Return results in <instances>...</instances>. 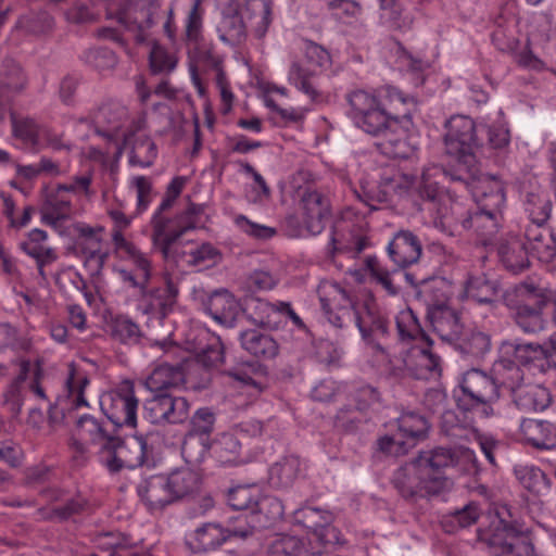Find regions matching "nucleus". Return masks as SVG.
Here are the masks:
<instances>
[{
    "mask_svg": "<svg viewBox=\"0 0 556 556\" xmlns=\"http://www.w3.org/2000/svg\"><path fill=\"white\" fill-rule=\"evenodd\" d=\"M114 247L117 252H123L125 257L132 262L137 270L144 276V280H151L152 264L146 253L141 252L132 242L118 233L114 236Z\"/></svg>",
    "mask_w": 556,
    "mask_h": 556,
    "instance_id": "obj_55",
    "label": "nucleus"
},
{
    "mask_svg": "<svg viewBox=\"0 0 556 556\" xmlns=\"http://www.w3.org/2000/svg\"><path fill=\"white\" fill-rule=\"evenodd\" d=\"M81 60L99 72L113 70L118 63L115 52L105 47L92 48L85 51L81 54Z\"/></svg>",
    "mask_w": 556,
    "mask_h": 556,
    "instance_id": "obj_64",
    "label": "nucleus"
},
{
    "mask_svg": "<svg viewBox=\"0 0 556 556\" xmlns=\"http://www.w3.org/2000/svg\"><path fill=\"white\" fill-rule=\"evenodd\" d=\"M240 346L251 356L260 361H271L280 351L278 341L260 329H245L239 332Z\"/></svg>",
    "mask_w": 556,
    "mask_h": 556,
    "instance_id": "obj_27",
    "label": "nucleus"
},
{
    "mask_svg": "<svg viewBox=\"0 0 556 556\" xmlns=\"http://www.w3.org/2000/svg\"><path fill=\"white\" fill-rule=\"evenodd\" d=\"M501 355L509 356L522 366L533 365L544 368L546 358L545 346L539 343H523L516 341H503L498 348Z\"/></svg>",
    "mask_w": 556,
    "mask_h": 556,
    "instance_id": "obj_36",
    "label": "nucleus"
},
{
    "mask_svg": "<svg viewBox=\"0 0 556 556\" xmlns=\"http://www.w3.org/2000/svg\"><path fill=\"white\" fill-rule=\"evenodd\" d=\"M127 116V110L117 102L103 103L93 114L96 132L108 139L117 136Z\"/></svg>",
    "mask_w": 556,
    "mask_h": 556,
    "instance_id": "obj_35",
    "label": "nucleus"
},
{
    "mask_svg": "<svg viewBox=\"0 0 556 556\" xmlns=\"http://www.w3.org/2000/svg\"><path fill=\"white\" fill-rule=\"evenodd\" d=\"M303 472V462L295 454L280 457L268 469V483L277 490L291 488Z\"/></svg>",
    "mask_w": 556,
    "mask_h": 556,
    "instance_id": "obj_33",
    "label": "nucleus"
},
{
    "mask_svg": "<svg viewBox=\"0 0 556 556\" xmlns=\"http://www.w3.org/2000/svg\"><path fill=\"white\" fill-rule=\"evenodd\" d=\"M451 181L467 189L477 205H486L492 208L505 205L504 182L494 175L482 173L477 162L465 167H454Z\"/></svg>",
    "mask_w": 556,
    "mask_h": 556,
    "instance_id": "obj_9",
    "label": "nucleus"
},
{
    "mask_svg": "<svg viewBox=\"0 0 556 556\" xmlns=\"http://www.w3.org/2000/svg\"><path fill=\"white\" fill-rule=\"evenodd\" d=\"M301 202L307 231L313 236L319 235L331 217L329 199L317 190H306Z\"/></svg>",
    "mask_w": 556,
    "mask_h": 556,
    "instance_id": "obj_24",
    "label": "nucleus"
},
{
    "mask_svg": "<svg viewBox=\"0 0 556 556\" xmlns=\"http://www.w3.org/2000/svg\"><path fill=\"white\" fill-rule=\"evenodd\" d=\"M200 308L216 323L231 328L240 314L241 306L226 289L215 290L199 296Z\"/></svg>",
    "mask_w": 556,
    "mask_h": 556,
    "instance_id": "obj_19",
    "label": "nucleus"
},
{
    "mask_svg": "<svg viewBox=\"0 0 556 556\" xmlns=\"http://www.w3.org/2000/svg\"><path fill=\"white\" fill-rule=\"evenodd\" d=\"M76 429L81 440L99 447V462L109 471H116L123 465L129 464L123 455L125 450L122 438L110 433L102 420L86 414L78 418Z\"/></svg>",
    "mask_w": 556,
    "mask_h": 556,
    "instance_id": "obj_8",
    "label": "nucleus"
},
{
    "mask_svg": "<svg viewBox=\"0 0 556 556\" xmlns=\"http://www.w3.org/2000/svg\"><path fill=\"white\" fill-rule=\"evenodd\" d=\"M223 3L217 24L219 39L230 46L243 43L248 37V23L257 38L267 33L271 23V8L266 0H219Z\"/></svg>",
    "mask_w": 556,
    "mask_h": 556,
    "instance_id": "obj_3",
    "label": "nucleus"
},
{
    "mask_svg": "<svg viewBox=\"0 0 556 556\" xmlns=\"http://www.w3.org/2000/svg\"><path fill=\"white\" fill-rule=\"evenodd\" d=\"M399 339L402 342H415L432 345L431 338L424 331L416 314L412 309L401 311L395 318Z\"/></svg>",
    "mask_w": 556,
    "mask_h": 556,
    "instance_id": "obj_45",
    "label": "nucleus"
},
{
    "mask_svg": "<svg viewBox=\"0 0 556 556\" xmlns=\"http://www.w3.org/2000/svg\"><path fill=\"white\" fill-rule=\"evenodd\" d=\"M346 115L357 129L379 139L381 154L390 159H407L413 153L408 137L414 129L413 113L417 103L393 86H386L380 94L354 89L345 94Z\"/></svg>",
    "mask_w": 556,
    "mask_h": 556,
    "instance_id": "obj_1",
    "label": "nucleus"
},
{
    "mask_svg": "<svg viewBox=\"0 0 556 556\" xmlns=\"http://www.w3.org/2000/svg\"><path fill=\"white\" fill-rule=\"evenodd\" d=\"M416 457L430 477H447L445 470L456 466L460 457L471 462L476 472L479 470L476 455L470 450L463 451L457 447L437 446L428 451H421Z\"/></svg>",
    "mask_w": 556,
    "mask_h": 556,
    "instance_id": "obj_17",
    "label": "nucleus"
},
{
    "mask_svg": "<svg viewBox=\"0 0 556 556\" xmlns=\"http://www.w3.org/2000/svg\"><path fill=\"white\" fill-rule=\"evenodd\" d=\"M444 144L446 153L456 159L455 167H465L477 162L480 144L477 127L468 116L455 115L445 123Z\"/></svg>",
    "mask_w": 556,
    "mask_h": 556,
    "instance_id": "obj_10",
    "label": "nucleus"
},
{
    "mask_svg": "<svg viewBox=\"0 0 556 556\" xmlns=\"http://www.w3.org/2000/svg\"><path fill=\"white\" fill-rule=\"evenodd\" d=\"M457 407L482 418L494 415L493 404L501 397L491 374L471 369L464 374L458 390L454 391Z\"/></svg>",
    "mask_w": 556,
    "mask_h": 556,
    "instance_id": "obj_5",
    "label": "nucleus"
},
{
    "mask_svg": "<svg viewBox=\"0 0 556 556\" xmlns=\"http://www.w3.org/2000/svg\"><path fill=\"white\" fill-rule=\"evenodd\" d=\"M184 382L180 365L162 364L144 380V386L150 392H175Z\"/></svg>",
    "mask_w": 556,
    "mask_h": 556,
    "instance_id": "obj_37",
    "label": "nucleus"
},
{
    "mask_svg": "<svg viewBox=\"0 0 556 556\" xmlns=\"http://www.w3.org/2000/svg\"><path fill=\"white\" fill-rule=\"evenodd\" d=\"M54 25V18L47 10L30 9L17 18L15 29L26 35L43 36L51 33Z\"/></svg>",
    "mask_w": 556,
    "mask_h": 556,
    "instance_id": "obj_44",
    "label": "nucleus"
},
{
    "mask_svg": "<svg viewBox=\"0 0 556 556\" xmlns=\"http://www.w3.org/2000/svg\"><path fill=\"white\" fill-rule=\"evenodd\" d=\"M391 483L407 501L441 495L453 486L448 477H430L426 473L417 457L399 467L392 475Z\"/></svg>",
    "mask_w": 556,
    "mask_h": 556,
    "instance_id": "obj_4",
    "label": "nucleus"
},
{
    "mask_svg": "<svg viewBox=\"0 0 556 556\" xmlns=\"http://www.w3.org/2000/svg\"><path fill=\"white\" fill-rule=\"evenodd\" d=\"M510 396L514 404L523 412H542L552 403V395L547 388L526 381Z\"/></svg>",
    "mask_w": 556,
    "mask_h": 556,
    "instance_id": "obj_32",
    "label": "nucleus"
},
{
    "mask_svg": "<svg viewBox=\"0 0 556 556\" xmlns=\"http://www.w3.org/2000/svg\"><path fill=\"white\" fill-rule=\"evenodd\" d=\"M106 16L116 21L123 28L132 33L138 43H143L150 30L164 21L163 30L170 42L176 39L173 4L164 0H122L115 9H109Z\"/></svg>",
    "mask_w": 556,
    "mask_h": 556,
    "instance_id": "obj_2",
    "label": "nucleus"
},
{
    "mask_svg": "<svg viewBox=\"0 0 556 556\" xmlns=\"http://www.w3.org/2000/svg\"><path fill=\"white\" fill-rule=\"evenodd\" d=\"M210 448L211 439L204 440L202 437L186 433L181 445V454L187 463L200 464L205 459Z\"/></svg>",
    "mask_w": 556,
    "mask_h": 556,
    "instance_id": "obj_63",
    "label": "nucleus"
},
{
    "mask_svg": "<svg viewBox=\"0 0 556 556\" xmlns=\"http://www.w3.org/2000/svg\"><path fill=\"white\" fill-rule=\"evenodd\" d=\"M514 473L519 483L535 495H545L552 488V480L536 466H516Z\"/></svg>",
    "mask_w": 556,
    "mask_h": 556,
    "instance_id": "obj_48",
    "label": "nucleus"
},
{
    "mask_svg": "<svg viewBox=\"0 0 556 556\" xmlns=\"http://www.w3.org/2000/svg\"><path fill=\"white\" fill-rule=\"evenodd\" d=\"M397 433L408 441V446H414L416 440L426 437L429 430L428 419L416 412H405L397 419Z\"/></svg>",
    "mask_w": 556,
    "mask_h": 556,
    "instance_id": "obj_52",
    "label": "nucleus"
},
{
    "mask_svg": "<svg viewBox=\"0 0 556 556\" xmlns=\"http://www.w3.org/2000/svg\"><path fill=\"white\" fill-rule=\"evenodd\" d=\"M497 523L493 522L488 545L493 548L494 556H533L534 547L523 526L511 519L510 510L504 506L497 511Z\"/></svg>",
    "mask_w": 556,
    "mask_h": 556,
    "instance_id": "obj_7",
    "label": "nucleus"
},
{
    "mask_svg": "<svg viewBox=\"0 0 556 556\" xmlns=\"http://www.w3.org/2000/svg\"><path fill=\"white\" fill-rule=\"evenodd\" d=\"M453 170L454 168L444 170L441 166L430 165L424 167L419 175H403V180L419 211L437 207L443 198V181L445 179L451 180V173Z\"/></svg>",
    "mask_w": 556,
    "mask_h": 556,
    "instance_id": "obj_11",
    "label": "nucleus"
},
{
    "mask_svg": "<svg viewBox=\"0 0 556 556\" xmlns=\"http://www.w3.org/2000/svg\"><path fill=\"white\" fill-rule=\"evenodd\" d=\"M157 156V149L154 141L148 136L137 137L129 153L130 165L150 167Z\"/></svg>",
    "mask_w": 556,
    "mask_h": 556,
    "instance_id": "obj_58",
    "label": "nucleus"
},
{
    "mask_svg": "<svg viewBox=\"0 0 556 556\" xmlns=\"http://www.w3.org/2000/svg\"><path fill=\"white\" fill-rule=\"evenodd\" d=\"M493 245L496 248L500 264L507 271L517 275L530 267L528 245L522 236L508 232Z\"/></svg>",
    "mask_w": 556,
    "mask_h": 556,
    "instance_id": "obj_20",
    "label": "nucleus"
},
{
    "mask_svg": "<svg viewBox=\"0 0 556 556\" xmlns=\"http://www.w3.org/2000/svg\"><path fill=\"white\" fill-rule=\"evenodd\" d=\"M431 345H414L404 359L405 367L416 379L430 380L441 376V358L431 352Z\"/></svg>",
    "mask_w": 556,
    "mask_h": 556,
    "instance_id": "obj_26",
    "label": "nucleus"
},
{
    "mask_svg": "<svg viewBox=\"0 0 556 556\" xmlns=\"http://www.w3.org/2000/svg\"><path fill=\"white\" fill-rule=\"evenodd\" d=\"M12 134L29 149L37 150L39 144L38 125L30 117L17 118L11 114Z\"/></svg>",
    "mask_w": 556,
    "mask_h": 556,
    "instance_id": "obj_59",
    "label": "nucleus"
},
{
    "mask_svg": "<svg viewBox=\"0 0 556 556\" xmlns=\"http://www.w3.org/2000/svg\"><path fill=\"white\" fill-rule=\"evenodd\" d=\"M390 260L400 268L417 263L422 253L419 238L408 229H401L393 235L387 247Z\"/></svg>",
    "mask_w": 556,
    "mask_h": 556,
    "instance_id": "obj_23",
    "label": "nucleus"
},
{
    "mask_svg": "<svg viewBox=\"0 0 556 556\" xmlns=\"http://www.w3.org/2000/svg\"><path fill=\"white\" fill-rule=\"evenodd\" d=\"M241 443L232 434H224L214 445V455L222 466L240 463Z\"/></svg>",
    "mask_w": 556,
    "mask_h": 556,
    "instance_id": "obj_60",
    "label": "nucleus"
},
{
    "mask_svg": "<svg viewBox=\"0 0 556 556\" xmlns=\"http://www.w3.org/2000/svg\"><path fill=\"white\" fill-rule=\"evenodd\" d=\"M110 336L117 342L128 346L142 344L146 339L140 326L128 315L118 314L108 323Z\"/></svg>",
    "mask_w": 556,
    "mask_h": 556,
    "instance_id": "obj_40",
    "label": "nucleus"
},
{
    "mask_svg": "<svg viewBox=\"0 0 556 556\" xmlns=\"http://www.w3.org/2000/svg\"><path fill=\"white\" fill-rule=\"evenodd\" d=\"M258 494V490L252 486L238 485L229 489L227 493V503L235 510L250 511L251 516L255 507Z\"/></svg>",
    "mask_w": 556,
    "mask_h": 556,
    "instance_id": "obj_62",
    "label": "nucleus"
},
{
    "mask_svg": "<svg viewBox=\"0 0 556 556\" xmlns=\"http://www.w3.org/2000/svg\"><path fill=\"white\" fill-rule=\"evenodd\" d=\"M137 495L148 511H162L174 503L166 475L155 473L143 477L136 486Z\"/></svg>",
    "mask_w": 556,
    "mask_h": 556,
    "instance_id": "obj_21",
    "label": "nucleus"
},
{
    "mask_svg": "<svg viewBox=\"0 0 556 556\" xmlns=\"http://www.w3.org/2000/svg\"><path fill=\"white\" fill-rule=\"evenodd\" d=\"M190 403L175 392H151L143 403V416L153 425H179L189 418Z\"/></svg>",
    "mask_w": 556,
    "mask_h": 556,
    "instance_id": "obj_12",
    "label": "nucleus"
},
{
    "mask_svg": "<svg viewBox=\"0 0 556 556\" xmlns=\"http://www.w3.org/2000/svg\"><path fill=\"white\" fill-rule=\"evenodd\" d=\"M457 350L467 358L483 359L492 349L491 336L479 329L466 331L463 337L459 336Z\"/></svg>",
    "mask_w": 556,
    "mask_h": 556,
    "instance_id": "obj_43",
    "label": "nucleus"
},
{
    "mask_svg": "<svg viewBox=\"0 0 556 556\" xmlns=\"http://www.w3.org/2000/svg\"><path fill=\"white\" fill-rule=\"evenodd\" d=\"M192 242H179V239H166L154 247L161 252L163 260L177 267H191Z\"/></svg>",
    "mask_w": 556,
    "mask_h": 556,
    "instance_id": "obj_54",
    "label": "nucleus"
},
{
    "mask_svg": "<svg viewBox=\"0 0 556 556\" xmlns=\"http://www.w3.org/2000/svg\"><path fill=\"white\" fill-rule=\"evenodd\" d=\"M236 164L239 166L240 173L250 176L254 181V186L247 193L249 202L257 204L268 200L271 190L264 177L249 162L239 160Z\"/></svg>",
    "mask_w": 556,
    "mask_h": 556,
    "instance_id": "obj_57",
    "label": "nucleus"
},
{
    "mask_svg": "<svg viewBox=\"0 0 556 556\" xmlns=\"http://www.w3.org/2000/svg\"><path fill=\"white\" fill-rule=\"evenodd\" d=\"M174 503L199 490L201 478L190 468H180L166 475Z\"/></svg>",
    "mask_w": 556,
    "mask_h": 556,
    "instance_id": "obj_46",
    "label": "nucleus"
},
{
    "mask_svg": "<svg viewBox=\"0 0 556 556\" xmlns=\"http://www.w3.org/2000/svg\"><path fill=\"white\" fill-rule=\"evenodd\" d=\"M293 520L295 525L306 529L313 539L325 548L345 544L341 531L332 525L334 516L329 510L303 506L293 513Z\"/></svg>",
    "mask_w": 556,
    "mask_h": 556,
    "instance_id": "obj_13",
    "label": "nucleus"
},
{
    "mask_svg": "<svg viewBox=\"0 0 556 556\" xmlns=\"http://www.w3.org/2000/svg\"><path fill=\"white\" fill-rule=\"evenodd\" d=\"M503 222V207H490L486 205H477L468 211L467 216L463 218L462 226L465 229H472L480 237L482 244L493 245L496 235Z\"/></svg>",
    "mask_w": 556,
    "mask_h": 556,
    "instance_id": "obj_18",
    "label": "nucleus"
},
{
    "mask_svg": "<svg viewBox=\"0 0 556 556\" xmlns=\"http://www.w3.org/2000/svg\"><path fill=\"white\" fill-rule=\"evenodd\" d=\"M393 190L394 185L388 179L379 184H362L354 190V194L369 211H375L378 210L379 204L391 201Z\"/></svg>",
    "mask_w": 556,
    "mask_h": 556,
    "instance_id": "obj_50",
    "label": "nucleus"
},
{
    "mask_svg": "<svg viewBox=\"0 0 556 556\" xmlns=\"http://www.w3.org/2000/svg\"><path fill=\"white\" fill-rule=\"evenodd\" d=\"M501 285L496 279L489 278L485 274H469L465 281V292L468 298L480 304H493L496 302Z\"/></svg>",
    "mask_w": 556,
    "mask_h": 556,
    "instance_id": "obj_42",
    "label": "nucleus"
},
{
    "mask_svg": "<svg viewBox=\"0 0 556 556\" xmlns=\"http://www.w3.org/2000/svg\"><path fill=\"white\" fill-rule=\"evenodd\" d=\"M102 229L96 230L92 227H84L80 229L79 247L86 258V265L91 267L96 274H99L108 257V252L102 250V238L99 232Z\"/></svg>",
    "mask_w": 556,
    "mask_h": 556,
    "instance_id": "obj_38",
    "label": "nucleus"
},
{
    "mask_svg": "<svg viewBox=\"0 0 556 556\" xmlns=\"http://www.w3.org/2000/svg\"><path fill=\"white\" fill-rule=\"evenodd\" d=\"M103 414L116 427H136L138 400L131 381H123L115 391L100 400Z\"/></svg>",
    "mask_w": 556,
    "mask_h": 556,
    "instance_id": "obj_16",
    "label": "nucleus"
},
{
    "mask_svg": "<svg viewBox=\"0 0 556 556\" xmlns=\"http://www.w3.org/2000/svg\"><path fill=\"white\" fill-rule=\"evenodd\" d=\"M316 74L299 62H293L288 73L290 85L305 94L311 101H316L320 92L316 84Z\"/></svg>",
    "mask_w": 556,
    "mask_h": 556,
    "instance_id": "obj_53",
    "label": "nucleus"
},
{
    "mask_svg": "<svg viewBox=\"0 0 556 556\" xmlns=\"http://www.w3.org/2000/svg\"><path fill=\"white\" fill-rule=\"evenodd\" d=\"M341 294L344 303L337 305L334 308L330 307L325 299H320V302L329 324L339 331L342 338H346L353 332L358 315L356 309H358L362 301L351 298L344 290H341Z\"/></svg>",
    "mask_w": 556,
    "mask_h": 556,
    "instance_id": "obj_25",
    "label": "nucleus"
},
{
    "mask_svg": "<svg viewBox=\"0 0 556 556\" xmlns=\"http://www.w3.org/2000/svg\"><path fill=\"white\" fill-rule=\"evenodd\" d=\"M427 319L443 341L454 342L462 334L463 325L458 312L452 306L434 307L427 313Z\"/></svg>",
    "mask_w": 556,
    "mask_h": 556,
    "instance_id": "obj_30",
    "label": "nucleus"
},
{
    "mask_svg": "<svg viewBox=\"0 0 556 556\" xmlns=\"http://www.w3.org/2000/svg\"><path fill=\"white\" fill-rule=\"evenodd\" d=\"M192 540L193 548L199 553L214 551L228 541L224 526L218 522H206L197 528Z\"/></svg>",
    "mask_w": 556,
    "mask_h": 556,
    "instance_id": "obj_47",
    "label": "nucleus"
},
{
    "mask_svg": "<svg viewBox=\"0 0 556 556\" xmlns=\"http://www.w3.org/2000/svg\"><path fill=\"white\" fill-rule=\"evenodd\" d=\"M548 305V290L532 281H522L515 287V299L508 306L514 311V320L526 333H538L545 328L543 309Z\"/></svg>",
    "mask_w": 556,
    "mask_h": 556,
    "instance_id": "obj_6",
    "label": "nucleus"
},
{
    "mask_svg": "<svg viewBox=\"0 0 556 556\" xmlns=\"http://www.w3.org/2000/svg\"><path fill=\"white\" fill-rule=\"evenodd\" d=\"M490 374L500 395L503 391L510 395L525 381V372L520 365L509 356L501 354L493 363Z\"/></svg>",
    "mask_w": 556,
    "mask_h": 556,
    "instance_id": "obj_31",
    "label": "nucleus"
},
{
    "mask_svg": "<svg viewBox=\"0 0 556 556\" xmlns=\"http://www.w3.org/2000/svg\"><path fill=\"white\" fill-rule=\"evenodd\" d=\"M448 289V285L442 278L422 279L416 291V299L426 306L427 312L434 307H445L450 305Z\"/></svg>",
    "mask_w": 556,
    "mask_h": 556,
    "instance_id": "obj_41",
    "label": "nucleus"
},
{
    "mask_svg": "<svg viewBox=\"0 0 556 556\" xmlns=\"http://www.w3.org/2000/svg\"><path fill=\"white\" fill-rule=\"evenodd\" d=\"M18 249L36 262L38 274L42 280H47L45 268L58 260L54 248L48 244L47 231L34 228L18 242Z\"/></svg>",
    "mask_w": 556,
    "mask_h": 556,
    "instance_id": "obj_22",
    "label": "nucleus"
},
{
    "mask_svg": "<svg viewBox=\"0 0 556 556\" xmlns=\"http://www.w3.org/2000/svg\"><path fill=\"white\" fill-rule=\"evenodd\" d=\"M283 511L282 502L278 497L260 493L251 518L260 529L268 528L282 518Z\"/></svg>",
    "mask_w": 556,
    "mask_h": 556,
    "instance_id": "obj_49",
    "label": "nucleus"
},
{
    "mask_svg": "<svg viewBox=\"0 0 556 556\" xmlns=\"http://www.w3.org/2000/svg\"><path fill=\"white\" fill-rule=\"evenodd\" d=\"M522 202L529 217L528 225L546 224L551 216L552 202L545 190L539 186L526 190Z\"/></svg>",
    "mask_w": 556,
    "mask_h": 556,
    "instance_id": "obj_39",
    "label": "nucleus"
},
{
    "mask_svg": "<svg viewBox=\"0 0 556 556\" xmlns=\"http://www.w3.org/2000/svg\"><path fill=\"white\" fill-rule=\"evenodd\" d=\"M163 282L160 287L147 285L139 293L136 300L138 312L163 320L174 311L179 295L178 283L168 271L163 274Z\"/></svg>",
    "mask_w": 556,
    "mask_h": 556,
    "instance_id": "obj_14",
    "label": "nucleus"
},
{
    "mask_svg": "<svg viewBox=\"0 0 556 556\" xmlns=\"http://www.w3.org/2000/svg\"><path fill=\"white\" fill-rule=\"evenodd\" d=\"M0 85L12 93H21L27 88L28 76L15 59H3L0 65Z\"/></svg>",
    "mask_w": 556,
    "mask_h": 556,
    "instance_id": "obj_51",
    "label": "nucleus"
},
{
    "mask_svg": "<svg viewBox=\"0 0 556 556\" xmlns=\"http://www.w3.org/2000/svg\"><path fill=\"white\" fill-rule=\"evenodd\" d=\"M355 327L366 346L376 353L386 354L382 340L390 334V320L380 311L374 300H363L358 309Z\"/></svg>",
    "mask_w": 556,
    "mask_h": 556,
    "instance_id": "obj_15",
    "label": "nucleus"
},
{
    "mask_svg": "<svg viewBox=\"0 0 556 556\" xmlns=\"http://www.w3.org/2000/svg\"><path fill=\"white\" fill-rule=\"evenodd\" d=\"M279 302L270 303L260 298H250L242 308L247 318L260 328L278 330L282 326Z\"/></svg>",
    "mask_w": 556,
    "mask_h": 556,
    "instance_id": "obj_29",
    "label": "nucleus"
},
{
    "mask_svg": "<svg viewBox=\"0 0 556 556\" xmlns=\"http://www.w3.org/2000/svg\"><path fill=\"white\" fill-rule=\"evenodd\" d=\"M523 440L538 450L556 447V422L539 419H523L520 424Z\"/></svg>",
    "mask_w": 556,
    "mask_h": 556,
    "instance_id": "obj_34",
    "label": "nucleus"
},
{
    "mask_svg": "<svg viewBox=\"0 0 556 556\" xmlns=\"http://www.w3.org/2000/svg\"><path fill=\"white\" fill-rule=\"evenodd\" d=\"M440 430L443 435L455 442L467 441L470 434V428L453 409H446L440 415Z\"/></svg>",
    "mask_w": 556,
    "mask_h": 556,
    "instance_id": "obj_61",
    "label": "nucleus"
},
{
    "mask_svg": "<svg viewBox=\"0 0 556 556\" xmlns=\"http://www.w3.org/2000/svg\"><path fill=\"white\" fill-rule=\"evenodd\" d=\"M528 245L529 256L542 263H551L556 257V238L545 225H527L522 233Z\"/></svg>",
    "mask_w": 556,
    "mask_h": 556,
    "instance_id": "obj_28",
    "label": "nucleus"
},
{
    "mask_svg": "<svg viewBox=\"0 0 556 556\" xmlns=\"http://www.w3.org/2000/svg\"><path fill=\"white\" fill-rule=\"evenodd\" d=\"M168 210L157 207L151 217L152 241L153 244L162 243L163 240L170 239L172 235L179 230L178 215L173 217L166 215Z\"/></svg>",
    "mask_w": 556,
    "mask_h": 556,
    "instance_id": "obj_56",
    "label": "nucleus"
}]
</instances>
